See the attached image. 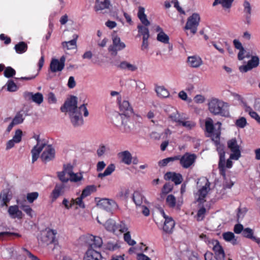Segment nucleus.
I'll return each mask as SVG.
<instances>
[{"instance_id":"nucleus-33","label":"nucleus","mask_w":260,"mask_h":260,"mask_svg":"<svg viewBox=\"0 0 260 260\" xmlns=\"http://www.w3.org/2000/svg\"><path fill=\"white\" fill-rule=\"evenodd\" d=\"M155 91L158 96L166 98L169 96V92L164 86H158L155 89Z\"/></svg>"},{"instance_id":"nucleus-15","label":"nucleus","mask_w":260,"mask_h":260,"mask_svg":"<svg viewBox=\"0 0 260 260\" xmlns=\"http://www.w3.org/2000/svg\"><path fill=\"white\" fill-rule=\"evenodd\" d=\"M41 155V158L44 162L46 163L54 158L55 150L50 145H46Z\"/></svg>"},{"instance_id":"nucleus-39","label":"nucleus","mask_w":260,"mask_h":260,"mask_svg":"<svg viewBox=\"0 0 260 260\" xmlns=\"http://www.w3.org/2000/svg\"><path fill=\"white\" fill-rule=\"evenodd\" d=\"M96 190V187L94 185H88L86 186L82 191L81 196L84 198L89 196L92 192Z\"/></svg>"},{"instance_id":"nucleus-35","label":"nucleus","mask_w":260,"mask_h":260,"mask_svg":"<svg viewBox=\"0 0 260 260\" xmlns=\"http://www.w3.org/2000/svg\"><path fill=\"white\" fill-rule=\"evenodd\" d=\"M179 157L180 156H175L174 157H170L163 159L158 161V166L159 167H165L170 162H173L175 160H179Z\"/></svg>"},{"instance_id":"nucleus-30","label":"nucleus","mask_w":260,"mask_h":260,"mask_svg":"<svg viewBox=\"0 0 260 260\" xmlns=\"http://www.w3.org/2000/svg\"><path fill=\"white\" fill-rule=\"evenodd\" d=\"M125 116L120 113H116L112 118L113 123L118 127L120 128L124 121Z\"/></svg>"},{"instance_id":"nucleus-22","label":"nucleus","mask_w":260,"mask_h":260,"mask_svg":"<svg viewBox=\"0 0 260 260\" xmlns=\"http://www.w3.org/2000/svg\"><path fill=\"white\" fill-rule=\"evenodd\" d=\"M111 6L110 0H96L94 9L95 11L98 12L105 9H108Z\"/></svg>"},{"instance_id":"nucleus-24","label":"nucleus","mask_w":260,"mask_h":260,"mask_svg":"<svg viewBox=\"0 0 260 260\" xmlns=\"http://www.w3.org/2000/svg\"><path fill=\"white\" fill-rule=\"evenodd\" d=\"M175 225V221L172 218H166L162 228L163 231L166 234H171Z\"/></svg>"},{"instance_id":"nucleus-27","label":"nucleus","mask_w":260,"mask_h":260,"mask_svg":"<svg viewBox=\"0 0 260 260\" xmlns=\"http://www.w3.org/2000/svg\"><path fill=\"white\" fill-rule=\"evenodd\" d=\"M78 38L77 35H74L73 39L68 42H62V46L63 48H66L68 50L73 49L77 47V40Z\"/></svg>"},{"instance_id":"nucleus-44","label":"nucleus","mask_w":260,"mask_h":260,"mask_svg":"<svg viewBox=\"0 0 260 260\" xmlns=\"http://www.w3.org/2000/svg\"><path fill=\"white\" fill-rule=\"evenodd\" d=\"M15 74V70L11 67L6 68L4 72V76L8 78L12 77Z\"/></svg>"},{"instance_id":"nucleus-16","label":"nucleus","mask_w":260,"mask_h":260,"mask_svg":"<svg viewBox=\"0 0 260 260\" xmlns=\"http://www.w3.org/2000/svg\"><path fill=\"white\" fill-rule=\"evenodd\" d=\"M119 107L120 114H122L125 117L131 116L133 114V109L130 106L127 101L122 102L119 101Z\"/></svg>"},{"instance_id":"nucleus-6","label":"nucleus","mask_w":260,"mask_h":260,"mask_svg":"<svg viewBox=\"0 0 260 260\" xmlns=\"http://www.w3.org/2000/svg\"><path fill=\"white\" fill-rule=\"evenodd\" d=\"M61 182L57 183L54 189L51 194L52 202H54L61 194L66 190L67 188H69L68 182L69 180H60ZM71 181L77 182L81 180H70Z\"/></svg>"},{"instance_id":"nucleus-7","label":"nucleus","mask_w":260,"mask_h":260,"mask_svg":"<svg viewBox=\"0 0 260 260\" xmlns=\"http://www.w3.org/2000/svg\"><path fill=\"white\" fill-rule=\"evenodd\" d=\"M77 98L75 95H71L60 107V110L62 112H68L69 114L78 111L79 107L77 106Z\"/></svg>"},{"instance_id":"nucleus-53","label":"nucleus","mask_w":260,"mask_h":260,"mask_svg":"<svg viewBox=\"0 0 260 260\" xmlns=\"http://www.w3.org/2000/svg\"><path fill=\"white\" fill-rule=\"evenodd\" d=\"M22 132L21 129H18L16 130L15 135L13 137V141H15L16 143H19L22 139Z\"/></svg>"},{"instance_id":"nucleus-10","label":"nucleus","mask_w":260,"mask_h":260,"mask_svg":"<svg viewBox=\"0 0 260 260\" xmlns=\"http://www.w3.org/2000/svg\"><path fill=\"white\" fill-rule=\"evenodd\" d=\"M227 145L228 148L232 152L230 155V158L238 160L241 157V151L236 139L235 138L229 140Z\"/></svg>"},{"instance_id":"nucleus-23","label":"nucleus","mask_w":260,"mask_h":260,"mask_svg":"<svg viewBox=\"0 0 260 260\" xmlns=\"http://www.w3.org/2000/svg\"><path fill=\"white\" fill-rule=\"evenodd\" d=\"M208 180H207V182L205 183V185L199 190V197L197 201L200 203H203L205 201L204 199L210 189V183Z\"/></svg>"},{"instance_id":"nucleus-49","label":"nucleus","mask_w":260,"mask_h":260,"mask_svg":"<svg viewBox=\"0 0 260 260\" xmlns=\"http://www.w3.org/2000/svg\"><path fill=\"white\" fill-rule=\"evenodd\" d=\"M46 146L45 143H41L40 145H36L31 150V153H35L40 154L43 149Z\"/></svg>"},{"instance_id":"nucleus-18","label":"nucleus","mask_w":260,"mask_h":260,"mask_svg":"<svg viewBox=\"0 0 260 260\" xmlns=\"http://www.w3.org/2000/svg\"><path fill=\"white\" fill-rule=\"evenodd\" d=\"M129 117L130 116H125L122 124L120 128V131L122 133L129 134L134 129V124Z\"/></svg>"},{"instance_id":"nucleus-43","label":"nucleus","mask_w":260,"mask_h":260,"mask_svg":"<svg viewBox=\"0 0 260 260\" xmlns=\"http://www.w3.org/2000/svg\"><path fill=\"white\" fill-rule=\"evenodd\" d=\"M110 149L104 144L100 145L96 150V153L99 157L103 156L106 152L109 151Z\"/></svg>"},{"instance_id":"nucleus-45","label":"nucleus","mask_w":260,"mask_h":260,"mask_svg":"<svg viewBox=\"0 0 260 260\" xmlns=\"http://www.w3.org/2000/svg\"><path fill=\"white\" fill-rule=\"evenodd\" d=\"M169 117L171 119L172 121L178 123V125L180 123L181 119H184V118L181 117L179 113L177 111L176 113H173L170 114Z\"/></svg>"},{"instance_id":"nucleus-55","label":"nucleus","mask_w":260,"mask_h":260,"mask_svg":"<svg viewBox=\"0 0 260 260\" xmlns=\"http://www.w3.org/2000/svg\"><path fill=\"white\" fill-rule=\"evenodd\" d=\"M18 210V206L17 205L11 206L9 207L8 212L12 218H15V215Z\"/></svg>"},{"instance_id":"nucleus-60","label":"nucleus","mask_w":260,"mask_h":260,"mask_svg":"<svg viewBox=\"0 0 260 260\" xmlns=\"http://www.w3.org/2000/svg\"><path fill=\"white\" fill-rule=\"evenodd\" d=\"M225 161H219L218 163V168L220 173L223 176V177H225Z\"/></svg>"},{"instance_id":"nucleus-52","label":"nucleus","mask_w":260,"mask_h":260,"mask_svg":"<svg viewBox=\"0 0 260 260\" xmlns=\"http://www.w3.org/2000/svg\"><path fill=\"white\" fill-rule=\"evenodd\" d=\"M7 90L10 92H14L17 90L18 87L14 82L12 80H9L7 83Z\"/></svg>"},{"instance_id":"nucleus-58","label":"nucleus","mask_w":260,"mask_h":260,"mask_svg":"<svg viewBox=\"0 0 260 260\" xmlns=\"http://www.w3.org/2000/svg\"><path fill=\"white\" fill-rule=\"evenodd\" d=\"M106 249L110 251H114L119 248V246L117 243H113L109 242L106 244Z\"/></svg>"},{"instance_id":"nucleus-3","label":"nucleus","mask_w":260,"mask_h":260,"mask_svg":"<svg viewBox=\"0 0 260 260\" xmlns=\"http://www.w3.org/2000/svg\"><path fill=\"white\" fill-rule=\"evenodd\" d=\"M62 171L57 172L58 179H83V172L75 173L73 171L74 166L70 163L63 165Z\"/></svg>"},{"instance_id":"nucleus-47","label":"nucleus","mask_w":260,"mask_h":260,"mask_svg":"<svg viewBox=\"0 0 260 260\" xmlns=\"http://www.w3.org/2000/svg\"><path fill=\"white\" fill-rule=\"evenodd\" d=\"M166 202L170 207L174 208L176 205V198L173 194H170L167 197Z\"/></svg>"},{"instance_id":"nucleus-13","label":"nucleus","mask_w":260,"mask_h":260,"mask_svg":"<svg viewBox=\"0 0 260 260\" xmlns=\"http://www.w3.org/2000/svg\"><path fill=\"white\" fill-rule=\"evenodd\" d=\"M56 233L54 230H49L42 234L41 237V241L46 245L55 244L57 240L55 238Z\"/></svg>"},{"instance_id":"nucleus-36","label":"nucleus","mask_w":260,"mask_h":260,"mask_svg":"<svg viewBox=\"0 0 260 260\" xmlns=\"http://www.w3.org/2000/svg\"><path fill=\"white\" fill-rule=\"evenodd\" d=\"M105 228L109 231L114 232L116 230V225L114 220L109 219L104 224Z\"/></svg>"},{"instance_id":"nucleus-54","label":"nucleus","mask_w":260,"mask_h":260,"mask_svg":"<svg viewBox=\"0 0 260 260\" xmlns=\"http://www.w3.org/2000/svg\"><path fill=\"white\" fill-rule=\"evenodd\" d=\"M217 150L219 155V161H225V152L223 145H220L217 148Z\"/></svg>"},{"instance_id":"nucleus-2","label":"nucleus","mask_w":260,"mask_h":260,"mask_svg":"<svg viewBox=\"0 0 260 260\" xmlns=\"http://www.w3.org/2000/svg\"><path fill=\"white\" fill-rule=\"evenodd\" d=\"M227 103L221 102L218 99H214L211 100L208 104V109L210 112L214 115H220L223 117L230 116V112L224 108Z\"/></svg>"},{"instance_id":"nucleus-12","label":"nucleus","mask_w":260,"mask_h":260,"mask_svg":"<svg viewBox=\"0 0 260 260\" xmlns=\"http://www.w3.org/2000/svg\"><path fill=\"white\" fill-rule=\"evenodd\" d=\"M66 61V57L62 56L60 59L56 58L52 59L50 64V69L53 73L61 71L64 67Z\"/></svg>"},{"instance_id":"nucleus-59","label":"nucleus","mask_w":260,"mask_h":260,"mask_svg":"<svg viewBox=\"0 0 260 260\" xmlns=\"http://www.w3.org/2000/svg\"><path fill=\"white\" fill-rule=\"evenodd\" d=\"M242 234L243 237L250 239L251 236L253 234V232L250 228H247L244 229Z\"/></svg>"},{"instance_id":"nucleus-34","label":"nucleus","mask_w":260,"mask_h":260,"mask_svg":"<svg viewBox=\"0 0 260 260\" xmlns=\"http://www.w3.org/2000/svg\"><path fill=\"white\" fill-rule=\"evenodd\" d=\"M143 197L138 191H135L133 193V200L137 206H140L143 203Z\"/></svg>"},{"instance_id":"nucleus-48","label":"nucleus","mask_w":260,"mask_h":260,"mask_svg":"<svg viewBox=\"0 0 260 260\" xmlns=\"http://www.w3.org/2000/svg\"><path fill=\"white\" fill-rule=\"evenodd\" d=\"M235 124L237 127L242 128L247 124V122L245 117H241L236 121Z\"/></svg>"},{"instance_id":"nucleus-41","label":"nucleus","mask_w":260,"mask_h":260,"mask_svg":"<svg viewBox=\"0 0 260 260\" xmlns=\"http://www.w3.org/2000/svg\"><path fill=\"white\" fill-rule=\"evenodd\" d=\"M164 179H182V176L180 173L169 172L165 175Z\"/></svg>"},{"instance_id":"nucleus-51","label":"nucleus","mask_w":260,"mask_h":260,"mask_svg":"<svg viewBox=\"0 0 260 260\" xmlns=\"http://www.w3.org/2000/svg\"><path fill=\"white\" fill-rule=\"evenodd\" d=\"M124 241L125 242H126L129 245L133 246V245H135L136 243V242L135 240H132L131 239V236L129 232H126L124 234Z\"/></svg>"},{"instance_id":"nucleus-38","label":"nucleus","mask_w":260,"mask_h":260,"mask_svg":"<svg viewBox=\"0 0 260 260\" xmlns=\"http://www.w3.org/2000/svg\"><path fill=\"white\" fill-rule=\"evenodd\" d=\"M113 44L115 45L119 50H121L125 47V45L123 42H121L120 38L118 36H115L112 38Z\"/></svg>"},{"instance_id":"nucleus-19","label":"nucleus","mask_w":260,"mask_h":260,"mask_svg":"<svg viewBox=\"0 0 260 260\" xmlns=\"http://www.w3.org/2000/svg\"><path fill=\"white\" fill-rule=\"evenodd\" d=\"M24 97L27 100H31L34 102L40 105L43 101V94L40 92L33 94L31 92H25L24 93Z\"/></svg>"},{"instance_id":"nucleus-17","label":"nucleus","mask_w":260,"mask_h":260,"mask_svg":"<svg viewBox=\"0 0 260 260\" xmlns=\"http://www.w3.org/2000/svg\"><path fill=\"white\" fill-rule=\"evenodd\" d=\"M83 260H102L100 252L96 249H87L83 256Z\"/></svg>"},{"instance_id":"nucleus-5","label":"nucleus","mask_w":260,"mask_h":260,"mask_svg":"<svg viewBox=\"0 0 260 260\" xmlns=\"http://www.w3.org/2000/svg\"><path fill=\"white\" fill-rule=\"evenodd\" d=\"M82 110L84 112L83 115L85 117L88 116L89 113L85 104L79 107L78 111L69 114L71 122L75 127L80 126L83 124L84 121L81 112Z\"/></svg>"},{"instance_id":"nucleus-56","label":"nucleus","mask_w":260,"mask_h":260,"mask_svg":"<svg viewBox=\"0 0 260 260\" xmlns=\"http://www.w3.org/2000/svg\"><path fill=\"white\" fill-rule=\"evenodd\" d=\"M173 189V184L170 183H166L162 189V193L167 194L169 192L172 191Z\"/></svg>"},{"instance_id":"nucleus-63","label":"nucleus","mask_w":260,"mask_h":260,"mask_svg":"<svg viewBox=\"0 0 260 260\" xmlns=\"http://www.w3.org/2000/svg\"><path fill=\"white\" fill-rule=\"evenodd\" d=\"M117 229H118L119 231L122 233H124L127 232L128 228L125 223L120 222L119 224L116 225V230Z\"/></svg>"},{"instance_id":"nucleus-31","label":"nucleus","mask_w":260,"mask_h":260,"mask_svg":"<svg viewBox=\"0 0 260 260\" xmlns=\"http://www.w3.org/2000/svg\"><path fill=\"white\" fill-rule=\"evenodd\" d=\"M24 112L23 111H20L18 112L15 115V117L13 118L12 121L15 125L22 123L25 119V116L26 115V114L24 115Z\"/></svg>"},{"instance_id":"nucleus-21","label":"nucleus","mask_w":260,"mask_h":260,"mask_svg":"<svg viewBox=\"0 0 260 260\" xmlns=\"http://www.w3.org/2000/svg\"><path fill=\"white\" fill-rule=\"evenodd\" d=\"M212 243L214 245L213 250L215 252V255L218 257L219 260H224L225 257L224 252L219 241L218 240H214Z\"/></svg>"},{"instance_id":"nucleus-40","label":"nucleus","mask_w":260,"mask_h":260,"mask_svg":"<svg viewBox=\"0 0 260 260\" xmlns=\"http://www.w3.org/2000/svg\"><path fill=\"white\" fill-rule=\"evenodd\" d=\"M157 40L164 44H169V37L165 32L157 34Z\"/></svg>"},{"instance_id":"nucleus-9","label":"nucleus","mask_w":260,"mask_h":260,"mask_svg":"<svg viewBox=\"0 0 260 260\" xmlns=\"http://www.w3.org/2000/svg\"><path fill=\"white\" fill-rule=\"evenodd\" d=\"M97 206L109 212H111L112 210L118 208V205L114 200L107 198L100 200L97 203Z\"/></svg>"},{"instance_id":"nucleus-28","label":"nucleus","mask_w":260,"mask_h":260,"mask_svg":"<svg viewBox=\"0 0 260 260\" xmlns=\"http://www.w3.org/2000/svg\"><path fill=\"white\" fill-rule=\"evenodd\" d=\"M222 237L225 241L231 242L233 245L238 244L237 238L232 232H227L223 233L222 234Z\"/></svg>"},{"instance_id":"nucleus-62","label":"nucleus","mask_w":260,"mask_h":260,"mask_svg":"<svg viewBox=\"0 0 260 260\" xmlns=\"http://www.w3.org/2000/svg\"><path fill=\"white\" fill-rule=\"evenodd\" d=\"M115 169V165L113 164H111L109 165L108 166V167L106 168V170H105L104 172L106 176L110 175L114 171Z\"/></svg>"},{"instance_id":"nucleus-1","label":"nucleus","mask_w":260,"mask_h":260,"mask_svg":"<svg viewBox=\"0 0 260 260\" xmlns=\"http://www.w3.org/2000/svg\"><path fill=\"white\" fill-rule=\"evenodd\" d=\"M137 16L142 24V25L139 24L137 26L138 30V36L142 35L143 38H144V37L145 38H149V30L147 26L150 24V22L148 20L147 15L145 13V8L144 7H139Z\"/></svg>"},{"instance_id":"nucleus-8","label":"nucleus","mask_w":260,"mask_h":260,"mask_svg":"<svg viewBox=\"0 0 260 260\" xmlns=\"http://www.w3.org/2000/svg\"><path fill=\"white\" fill-rule=\"evenodd\" d=\"M200 20L199 14L196 13H193L188 18L184 29H190L193 34H195L197 31V27L199 24Z\"/></svg>"},{"instance_id":"nucleus-37","label":"nucleus","mask_w":260,"mask_h":260,"mask_svg":"<svg viewBox=\"0 0 260 260\" xmlns=\"http://www.w3.org/2000/svg\"><path fill=\"white\" fill-rule=\"evenodd\" d=\"M205 128L206 131L209 134H211L213 132L214 126L213 125V121L212 118L208 117L206 119Z\"/></svg>"},{"instance_id":"nucleus-26","label":"nucleus","mask_w":260,"mask_h":260,"mask_svg":"<svg viewBox=\"0 0 260 260\" xmlns=\"http://www.w3.org/2000/svg\"><path fill=\"white\" fill-rule=\"evenodd\" d=\"M187 62L191 67L194 68L199 67L203 63L201 58L197 56L188 57Z\"/></svg>"},{"instance_id":"nucleus-61","label":"nucleus","mask_w":260,"mask_h":260,"mask_svg":"<svg viewBox=\"0 0 260 260\" xmlns=\"http://www.w3.org/2000/svg\"><path fill=\"white\" fill-rule=\"evenodd\" d=\"M206 211V208L204 207H202L198 210L197 213L198 220L200 221L203 219Z\"/></svg>"},{"instance_id":"nucleus-50","label":"nucleus","mask_w":260,"mask_h":260,"mask_svg":"<svg viewBox=\"0 0 260 260\" xmlns=\"http://www.w3.org/2000/svg\"><path fill=\"white\" fill-rule=\"evenodd\" d=\"M38 197L39 193L38 192H32L27 194L26 199L29 203H32L38 198Z\"/></svg>"},{"instance_id":"nucleus-57","label":"nucleus","mask_w":260,"mask_h":260,"mask_svg":"<svg viewBox=\"0 0 260 260\" xmlns=\"http://www.w3.org/2000/svg\"><path fill=\"white\" fill-rule=\"evenodd\" d=\"M20 207L28 216H29L30 217H32V215L31 214V212L32 211V209L29 206L21 204L20 205Z\"/></svg>"},{"instance_id":"nucleus-42","label":"nucleus","mask_w":260,"mask_h":260,"mask_svg":"<svg viewBox=\"0 0 260 260\" xmlns=\"http://www.w3.org/2000/svg\"><path fill=\"white\" fill-rule=\"evenodd\" d=\"M185 119V118H184V119H181L178 125H181L188 129H191L195 126V123L193 122L190 121H184V120Z\"/></svg>"},{"instance_id":"nucleus-64","label":"nucleus","mask_w":260,"mask_h":260,"mask_svg":"<svg viewBox=\"0 0 260 260\" xmlns=\"http://www.w3.org/2000/svg\"><path fill=\"white\" fill-rule=\"evenodd\" d=\"M205 260H219L218 257L211 252H207L204 255Z\"/></svg>"},{"instance_id":"nucleus-25","label":"nucleus","mask_w":260,"mask_h":260,"mask_svg":"<svg viewBox=\"0 0 260 260\" xmlns=\"http://www.w3.org/2000/svg\"><path fill=\"white\" fill-rule=\"evenodd\" d=\"M118 156L121 158L122 162L127 165H129L132 162L133 157L131 153L128 150H125L118 153Z\"/></svg>"},{"instance_id":"nucleus-14","label":"nucleus","mask_w":260,"mask_h":260,"mask_svg":"<svg viewBox=\"0 0 260 260\" xmlns=\"http://www.w3.org/2000/svg\"><path fill=\"white\" fill-rule=\"evenodd\" d=\"M197 156L195 154L185 153L180 158V163L183 168L187 169L190 167L195 161Z\"/></svg>"},{"instance_id":"nucleus-32","label":"nucleus","mask_w":260,"mask_h":260,"mask_svg":"<svg viewBox=\"0 0 260 260\" xmlns=\"http://www.w3.org/2000/svg\"><path fill=\"white\" fill-rule=\"evenodd\" d=\"M16 52L19 54H22L25 52L27 49V45L24 42H20L14 47Z\"/></svg>"},{"instance_id":"nucleus-4","label":"nucleus","mask_w":260,"mask_h":260,"mask_svg":"<svg viewBox=\"0 0 260 260\" xmlns=\"http://www.w3.org/2000/svg\"><path fill=\"white\" fill-rule=\"evenodd\" d=\"M79 241L84 244L87 249L96 250L97 248H101L103 245L102 238L92 235H83L80 237Z\"/></svg>"},{"instance_id":"nucleus-29","label":"nucleus","mask_w":260,"mask_h":260,"mask_svg":"<svg viewBox=\"0 0 260 260\" xmlns=\"http://www.w3.org/2000/svg\"><path fill=\"white\" fill-rule=\"evenodd\" d=\"M117 68L121 70H127L131 71H135L137 70V67L126 61H121L118 64H115Z\"/></svg>"},{"instance_id":"nucleus-20","label":"nucleus","mask_w":260,"mask_h":260,"mask_svg":"<svg viewBox=\"0 0 260 260\" xmlns=\"http://www.w3.org/2000/svg\"><path fill=\"white\" fill-rule=\"evenodd\" d=\"M243 6L244 7V17L245 18L244 22L245 23L249 25L251 24V7L250 3L247 1H244Z\"/></svg>"},{"instance_id":"nucleus-11","label":"nucleus","mask_w":260,"mask_h":260,"mask_svg":"<svg viewBox=\"0 0 260 260\" xmlns=\"http://www.w3.org/2000/svg\"><path fill=\"white\" fill-rule=\"evenodd\" d=\"M259 64V57L257 55L251 56V59L248 61L247 64L240 66L239 70L242 73H246L257 67Z\"/></svg>"},{"instance_id":"nucleus-46","label":"nucleus","mask_w":260,"mask_h":260,"mask_svg":"<svg viewBox=\"0 0 260 260\" xmlns=\"http://www.w3.org/2000/svg\"><path fill=\"white\" fill-rule=\"evenodd\" d=\"M246 111L249 112V115L252 118L255 119L256 120V121L260 124V116L256 112L253 111L251 107H247Z\"/></svg>"}]
</instances>
